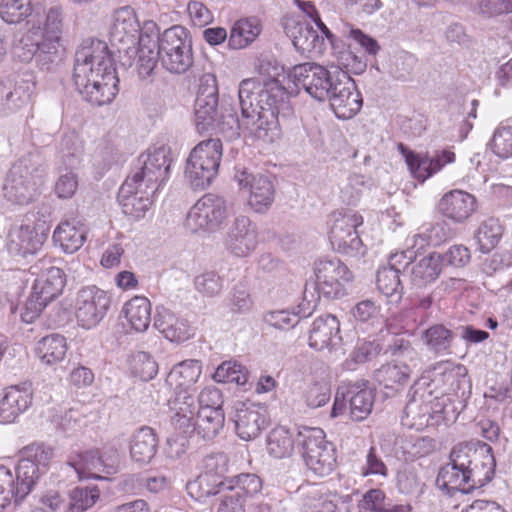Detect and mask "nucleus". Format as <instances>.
<instances>
[{"instance_id": "nucleus-1", "label": "nucleus", "mask_w": 512, "mask_h": 512, "mask_svg": "<svg viewBox=\"0 0 512 512\" xmlns=\"http://www.w3.org/2000/svg\"><path fill=\"white\" fill-rule=\"evenodd\" d=\"M283 67L271 60H261L258 66L259 78H248L240 82L238 97L241 117L234 108L227 114L224 130L229 138L239 136L272 143L280 138L278 117H287L292 108L289 95L281 84L279 76Z\"/></svg>"}, {"instance_id": "nucleus-2", "label": "nucleus", "mask_w": 512, "mask_h": 512, "mask_svg": "<svg viewBox=\"0 0 512 512\" xmlns=\"http://www.w3.org/2000/svg\"><path fill=\"white\" fill-rule=\"evenodd\" d=\"M73 80L87 102L97 106L112 102L119 91V78L106 42L92 40L76 51Z\"/></svg>"}, {"instance_id": "nucleus-3", "label": "nucleus", "mask_w": 512, "mask_h": 512, "mask_svg": "<svg viewBox=\"0 0 512 512\" xmlns=\"http://www.w3.org/2000/svg\"><path fill=\"white\" fill-rule=\"evenodd\" d=\"M492 448L485 443H460L450 453V462L437 476L436 484L448 493H469L490 482L495 472Z\"/></svg>"}, {"instance_id": "nucleus-4", "label": "nucleus", "mask_w": 512, "mask_h": 512, "mask_svg": "<svg viewBox=\"0 0 512 512\" xmlns=\"http://www.w3.org/2000/svg\"><path fill=\"white\" fill-rule=\"evenodd\" d=\"M447 397H434L425 388L410 390L401 423L409 429L421 431L427 427L448 424L456 419Z\"/></svg>"}, {"instance_id": "nucleus-5", "label": "nucleus", "mask_w": 512, "mask_h": 512, "mask_svg": "<svg viewBox=\"0 0 512 512\" xmlns=\"http://www.w3.org/2000/svg\"><path fill=\"white\" fill-rule=\"evenodd\" d=\"M231 210L232 204L224 196L207 193L189 209L184 227L192 234L216 233L226 225Z\"/></svg>"}, {"instance_id": "nucleus-6", "label": "nucleus", "mask_w": 512, "mask_h": 512, "mask_svg": "<svg viewBox=\"0 0 512 512\" xmlns=\"http://www.w3.org/2000/svg\"><path fill=\"white\" fill-rule=\"evenodd\" d=\"M218 89L216 79L212 74H205L201 78V86L197 93L194 106V124L199 133L218 132L228 136L224 130L227 114L231 105L225 103L218 112Z\"/></svg>"}, {"instance_id": "nucleus-7", "label": "nucleus", "mask_w": 512, "mask_h": 512, "mask_svg": "<svg viewBox=\"0 0 512 512\" xmlns=\"http://www.w3.org/2000/svg\"><path fill=\"white\" fill-rule=\"evenodd\" d=\"M42 170L30 158L17 161L10 168L3 185L4 197L16 205H27L39 194Z\"/></svg>"}, {"instance_id": "nucleus-8", "label": "nucleus", "mask_w": 512, "mask_h": 512, "mask_svg": "<svg viewBox=\"0 0 512 512\" xmlns=\"http://www.w3.org/2000/svg\"><path fill=\"white\" fill-rule=\"evenodd\" d=\"M297 443L302 448L306 466L318 476L329 475L335 467L334 445L327 441L321 428L304 427L297 434Z\"/></svg>"}, {"instance_id": "nucleus-9", "label": "nucleus", "mask_w": 512, "mask_h": 512, "mask_svg": "<svg viewBox=\"0 0 512 512\" xmlns=\"http://www.w3.org/2000/svg\"><path fill=\"white\" fill-rule=\"evenodd\" d=\"M222 157V143L219 139L200 142L190 153L185 176L192 187L204 189L215 178Z\"/></svg>"}, {"instance_id": "nucleus-10", "label": "nucleus", "mask_w": 512, "mask_h": 512, "mask_svg": "<svg viewBox=\"0 0 512 512\" xmlns=\"http://www.w3.org/2000/svg\"><path fill=\"white\" fill-rule=\"evenodd\" d=\"M362 223V216L350 209L331 213L329 240L333 249L349 257L363 255L364 247L357 231Z\"/></svg>"}, {"instance_id": "nucleus-11", "label": "nucleus", "mask_w": 512, "mask_h": 512, "mask_svg": "<svg viewBox=\"0 0 512 512\" xmlns=\"http://www.w3.org/2000/svg\"><path fill=\"white\" fill-rule=\"evenodd\" d=\"M53 455V449L50 446L39 443L30 444L20 451L16 469V500H23L31 492Z\"/></svg>"}, {"instance_id": "nucleus-12", "label": "nucleus", "mask_w": 512, "mask_h": 512, "mask_svg": "<svg viewBox=\"0 0 512 512\" xmlns=\"http://www.w3.org/2000/svg\"><path fill=\"white\" fill-rule=\"evenodd\" d=\"M139 36L140 26L134 10L130 7L118 9L114 13L110 28V42L117 49L121 66L125 68L133 66Z\"/></svg>"}, {"instance_id": "nucleus-13", "label": "nucleus", "mask_w": 512, "mask_h": 512, "mask_svg": "<svg viewBox=\"0 0 512 512\" xmlns=\"http://www.w3.org/2000/svg\"><path fill=\"white\" fill-rule=\"evenodd\" d=\"M343 69L329 70L316 63H303L292 68L289 77L297 88H302L309 96L317 101H326L336 78L340 77Z\"/></svg>"}, {"instance_id": "nucleus-14", "label": "nucleus", "mask_w": 512, "mask_h": 512, "mask_svg": "<svg viewBox=\"0 0 512 512\" xmlns=\"http://www.w3.org/2000/svg\"><path fill=\"white\" fill-rule=\"evenodd\" d=\"M160 61L171 73L186 72L193 64L191 41L181 26H173L160 37Z\"/></svg>"}, {"instance_id": "nucleus-15", "label": "nucleus", "mask_w": 512, "mask_h": 512, "mask_svg": "<svg viewBox=\"0 0 512 512\" xmlns=\"http://www.w3.org/2000/svg\"><path fill=\"white\" fill-rule=\"evenodd\" d=\"M172 163L171 149L167 145H155L142 153L137 160V171L129 176L147 188L159 189L169 178Z\"/></svg>"}, {"instance_id": "nucleus-16", "label": "nucleus", "mask_w": 512, "mask_h": 512, "mask_svg": "<svg viewBox=\"0 0 512 512\" xmlns=\"http://www.w3.org/2000/svg\"><path fill=\"white\" fill-rule=\"evenodd\" d=\"M315 297L338 299L346 295V284L352 281V273L339 259H320L315 263Z\"/></svg>"}, {"instance_id": "nucleus-17", "label": "nucleus", "mask_w": 512, "mask_h": 512, "mask_svg": "<svg viewBox=\"0 0 512 512\" xmlns=\"http://www.w3.org/2000/svg\"><path fill=\"white\" fill-rule=\"evenodd\" d=\"M234 180L239 190L246 195L247 205L254 212L264 213L272 206L276 189L270 176L238 169Z\"/></svg>"}, {"instance_id": "nucleus-18", "label": "nucleus", "mask_w": 512, "mask_h": 512, "mask_svg": "<svg viewBox=\"0 0 512 512\" xmlns=\"http://www.w3.org/2000/svg\"><path fill=\"white\" fill-rule=\"evenodd\" d=\"M68 465L72 467L78 478L108 479L109 475L116 473L118 468V452L114 448L103 452L91 450L71 456Z\"/></svg>"}, {"instance_id": "nucleus-19", "label": "nucleus", "mask_w": 512, "mask_h": 512, "mask_svg": "<svg viewBox=\"0 0 512 512\" xmlns=\"http://www.w3.org/2000/svg\"><path fill=\"white\" fill-rule=\"evenodd\" d=\"M111 305L110 295L96 287H83L76 298V318L79 325L85 329L97 326L106 316Z\"/></svg>"}, {"instance_id": "nucleus-20", "label": "nucleus", "mask_w": 512, "mask_h": 512, "mask_svg": "<svg viewBox=\"0 0 512 512\" xmlns=\"http://www.w3.org/2000/svg\"><path fill=\"white\" fill-rule=\"evenodd\" d=\"M259 233L255 222L246 215L236 216L223 239L226 252L237 258L250 256L258 246Z\"/></svg>"}, {"instance_id": "nucleus-21", "label": "nucleus", "mask_w": 512, "mask_h": 512, "mask_svg": "<svg viewBox=\"0 0 512 512\" xmlns=\"http://www.w3.org/2000/svg\"><path fill=\"white\" fill-rule=\"evenodd\" d=\"M336 83L327 97L330 107L339 119L354 117L362 107V97L356 88L354 80L347 72L340 73Z\"/></svg>"}, {"instance_id": "nucleus-22", "label": "nucleus", "mask_w": 512, "mask_h": 512, "mask_svg": "<svg viewBox=\"0 0 512 512\" xmlns=\"http://www.w3.org/2000/svg\"><path fill=\"white\" fill-rule=\"evenodd\" d=\"M400 149L412 176L421 182L441 171L445 165L455 162L456 159L451 149L436 150L431 154L423 155L407 150L402 144Z\"/></svg>"}, {"instance_id": "nucleus-23", "label": "nucleus", "mask_w": 512, "mask_h": 512, "mask_svg": "<svg viewBox=\"0 0 512 512\" xmlns=\"http://www.w3.org/2000/svg\"><path fill=\"white\" fill-rule=\"evenodd\" d=\"M157 190L127 178L118 193L123 213L135 220L144 218L153 205V196Z\"/></svg>"}, {"instance_id": "nucleus-24", "label": "nucleus", "mask_w": 512, "mask_h": 512, "mask_svg": "<svg viewBox=\"0 0 512 512\" xmlns=\"http://www.w3.org/2000/svg\"><path fill=\"white\" fill-rule=\"evenodd\" d=\"M234 422L237 435L246 441L252 440L260 435L267 425L266 409L253 402L235 403Z\"/></svg>"}, {"instance_id": "nucleus-25", "label": "nucleus", "mask_w": 512, "mask_h": 512, "mask_svg": "<svg viewBox=\"0 0 512 512\" xmlns=\"http://www.w3.org/2000/svg\"><path fill=\"white\" fill-rule=\"evenodd\" d=\"M284 29L295 49L302 55L315 57L324 52V37L309 23L290 18L285 21Z\"/></svg>"}, {"instance_id": "nucleus-26", "label": "nucleus", "mask_w": 512, "mask_h": 512, "mask_svg": "<svg viewBox=\"0 0 512 512\" xmlns=\"http://www.w3.org/2000/svg\"><path fill=\"white\" fill-rule=\"evenodd\" d=\"M47 234L39 232L34 225L20 224L10 228L6 246L14 256L35 255L43 246Z\"/></svg>"}, {"instance_id": "nucleus-27", "label": "nucleus", "mask_w": 512, "mask_h": 512, "mask_svg": "<svg viewBox=\"0 0 512 512\" xmlns=\"http://www.w3.org/2000/svg\"><path fill=\"white\" fill-rule=\"evenodd\" d=\"M318 305V297L308 287L304 290L303 300L297 308L290 310H277L265 314L264 321L269 326L280 330H289L295 327L301 318L309 317Z\"/></svg>"}, {"instance_id": "nucleus-28", "label": "nucleus", "mask_w": 512, "mask_h": 512, "mask_svg": "<svg viewBox=\"0 0 512 512\" xmlns=\"http://www.w3.org/2000/svg\"><path fill=\"white\" fill-rule=\"evenodd\" d=\"M340 322L336 316L326 314L317 317L309 332V346L315 350L331 351L341 343Z\"/></svg>"}, {"instance_id": "nucleus-29", "label": "nucleus", "mask_w": 512, "mask_h": 512, "mask_svg": "<svg viewBox=\"0 0 512 512\" xmlns=\"http://www.w3.org/2000/svg\"><path fill=\"white\" fill-rule=\"evenodd\" d=\"M439 212L455 223L466 221L477 209L476 198L463 190H451L438 204Z\"/></svg>"}, {"instance_id": "nucleus-30", "label": "nucleus", "mask_w": 512, "mask_h": 512, "mask_svg": "<svg viewBox=\"0 0 512 512\" xmlns=\"http://www.w3.org/2000/svg\"><path fill=\"white\" fill-rule=\"evenodd\" d=\"M154 326L171 342L182 343L194 336L188 320L165 307L157 308Z\"/></svg>"}, {"instance_id": "nucleus-31", "label": "nucleus", "mask_w": 512, "mask_h": 512, "mask_svg": "<svg viewBox=\"0 0 512 512\" xmlns=\"http://www.w3.org/2000/svg\"><path fill=\"white\" fill-rule=\"evenodd\" d=\"M32 403V392L29 386L14 385L3 390L0 399V423L14 422Z\"/></svg>"}, {"instance_id": "nucleus-32", "label": "nucleus", "mask_w": 512, "mask_h": 512, "mask_svg": "<svg viewBox=\"0 0 512 512\" xmlns=\"http://www.w3.org/2000/svg\"><path fill=\"white\" fill-rule=\"evenodd\" d=\"M87 239V228L80 220L72 218L61 221L53 232V241L65 253H75Z\"/></svg>"}, {"instance_id": "nucleus-33", "label": "nucleus", "mask_w": 512, "mask_h": 512, "mask_svg": "<svg viewBox=\"0 0 512 512\" xmlns=\"http://www.w3.org/2000/svg\"><path fill=\"white\" fill-rule=\"evenodd\" d=\"M136 54L134 55L133 65L141 78L150 76L160 59V37L157 34L149 35L141 33L136 42Z\"/></svg>"}, {"instance_id": "nucleus-34", "label": "nucleus", "mask_w": 512, "mask_h": 512, "mask_svg": "<svg viewBox=\"0 0 512 512\" xmlns=\"http://www.w3.org/2000/svg\"><path fill=\"white\" fill-rule=\"evenodd\" d=\"M29 23L31 27L14 48V54L23 62L32 60L38 51L43 53L53 52L52 48L40 36L42 19L35 14Z\"/></svg>"}, {"instance_id": "nucleus-35", "label": "nucleus", "mask_w": 512, "mask_h": 512, "mask_svg": "<svg viewBox=\"0 0 512 512\" xmlns=\"http://www.w3.org/2000/svg\"><path fill=\"white\" fill-rule=\"evenodd\" d=\"M193 393L194 391L174 390V398L169 402L173 413L172 422L184 433L191 429L197 413Z\"/></svg>"}, {"instance_id": "nucleus-36", "label": "nucleus", "mask_w": 512, "mask_h": 512, "mask_svg": "<svg viewBox=\"0 0 512 512\" xmlns=\"http://www.w3.org/2000/svg\"><path fill=\"white\" fill-rule=\"evenodd\" d=\"M65 277L63 271L51 266L36 278L32 286V292L47 304L56 299L63 291Z\"/></svg>"}, {"instance_id": "nucleus-37", "label": "nucleus", "mask_w": 512, "mask_h": 512, "mask_svg": "<svg viewBox=\"0 0 512 512\" xmlns=\"http://www.w3.org/2000/svg\"><path fill=\"white\" fill-rule=\"evenodd\" d=\"M443 257L438 253H431L417 261L410 271V282L415 288H425L435 282L441 274Z\"/></svg>"}, {"instance_id": "nucleus-38", "label": "nucleus", "mask_w": 512, "mask_h": 512, "mask_svg": "<svg viewBox=\"0 0 512 512\" xmlns=\"http://www.w3.org/2000/svg\"><path fill=\"white\" fill-rule=\"evenodd\" d=\"M201 375L202 362L196 359H187L173 366L167 382L174 386V390L195 391L194 385Z\"/></svg>"}, {"instance_id": "nucleus-39", "label": "nucleus", "mask_w": 512, "mask_h": 512, "mask_svg": "<svg viewBox=\"0 0 512 512\" xmlns=\"http://www.w3.org/2000/svg\"><path fill=\"white\" fill-rule=\"evenodd\" d=\"M151 303L144 296H134L124 303L121 313L127 326L135 332H144L151 322Z\"/></svg>"}, {"instance_id": "nucleus-40", "label": "nucleus", "mask_w": 512, "mask_h": 512, "mask_svg": "<svg viewBox=\"0 0 512 512\" xmlns=\"http://www.w3.org/2000/svg\"><path fill=\"white\" fill-rule=\"evenodd\" d=\"M232 480H222L212 474L201 472L196 479L186 485L188 494L197 501L215 496L225 489H232Z\"/></svg>"}, {"instance_id": "nucleus-41", "label": "nucleus", "mask_w": 512, "mask_h": 512, "mask_svg": "<svg viewBox=\"0 0 512 512\" xmlns=\"http://www.w3.org/2000/svg\"><path fill=\"white\" fill-rule=\"evenodd\" d=\"M262 24L259 18L252 16L236 21L230 31L229 46L243 49L250 45L261 33Z\"/></svg>"}, {"instance_id": "nucleus-42", "label": "nucleus", "mask_w": 512, "mask_h": 512, "mask_svg": "<svg viewBox=\"0 0 512 512\" xmlns=\"http://www.w3.org/2000/svg\"><path fill=\"white\" fill-rule=\"evenodd\" d=\"M67 350L66 338L57 333L41 338L35 347L37 357L46 365L61 362L65 358Z\"/></svg>"}, {"instance_id": "nucleus-43", "label": "nucleus", "mask_w": 512, "mask_h": 512, "mask_svg": "<svg viewBox=\"0 0 512 512\" xmlns=\"http://www.w3.org/2000/svg\"><path fill=\"white\" fill-rule=\"evenodd\" d=\"M157 438L152 428L141 427L130 443L131 458L138 463H149L156 454Z\"/></svg>"}, {"instance_id": "nucleus-44", "label": "nucleus", "mask_w": 512, "mask_h": 512, "mask_svg": "<svg viewBox=\"0 0 512 512\" xmlns=\"http://www.w3.org/2000/svg\"><path fill=\"white\" fill-rule=\"evenodd\" d=\"M350 415L353 420L362 421L368 417L374 404V394L366 383H355L348 389Z\"/></svg>"}, {"instance_id": "nucleus-45", "label": "nucleus", "mask_w": 512, "mask_h": 512, "mask_svg": "<svg viewBox=\"0 0 512 512\" xmlns=\"http://www.w3.org/2000/svg\"><path fill=\"white\" fill-rule=\"evenodd\" d=\"M308 496L309 498H313L315 503L305 501V505L309 508L317 509V512H351L352 498L350 495H322L317 487H312L309 490Z\"/></svg>"}, {"instance_id": "nucleus-46", "label": "nucleus", "mask_w": 512, "mask_h": 512, "mask_svg": "<svg viewBox=\"0 0 512 512\" xmlns=\"http://www.w3.org/2000/svg\"><path fill=\"white\" fill-rule=\"evenodd\" d=\"M225 415L223 410H211L208 408L197 410L192 429L203 439L214 438L223 428Z\"/></svg>"}, {"instance_id": "nucleus-47", "label": "nucleus", "mask_w": 512, "mask_h": 512, "mask_svg": "<svg viewBox=\"0 0 512 512\" xmlns=\"http://www.w3.org/2000/svg\"><path fill=\"white\" fill-rule=\"evenodd\" d=\"M35 14L42 19L40 32L41 38L49 47L52 48L53 51H56V44L59 42L60 35L62 33V9L55 6L51 7L45 15H42L39 11Z\"/></svg>"}, {"instance_id": "nucleus-48", "label": "nucleus", "mask_w": 512, "mask_h": 512, "mask_svg": "<svg viewBox=\"0 0 512 512\" xmlns=\"http://www.w3.org/2000/svg\"><path fill=\"white\" fill-rule=\"evenodd\" d=\"M294 438L290 431L279 426L272 429L267 437V452L277 459L288 457L294 450Z\"/></svg>"}, {"instance_id": "nucleus-49", "label": "nucleus", "mask_w": 512, "mask_h": 512, "mask_svg": "<svg viewBox=\"0 0 512 512\" xmlns=\"http://www.w3.org/2000/svg\"><path fill=\"white\" fill-rule=\"evenodd\" d=\"M502 226L499 221L490 218L481 223L476 233V240L482 253H489L496 247L502 237Z\"/></svg>"}, {"instance_id": "nucleus-50", "label": "nucleus", "mask_w": 512, "mask_h": 512, "mask_svg": "<svg viewBox=\"0 0 512 512\" xmlns=\"http://www.w3.org/2000/svg\"><path fill=\"white\" fill-rule=\"evenodd\" d=\"M99 498L100 490L96 486L76 487L70 492L68 512H84L93 507Z\"/></svg>"}, {"instance_id": "nucleus-51", "label": "nucleus", "mask_w": 512, "mask_h": 512, "mask_svg": "<svg viewBox=\"0 0 512 512\" xmlns=\"http://www.w3.org/2000/svg\"><path fill=\"white\" fill-rule=\"evenodd\" d=\"M446 239V232L441 224H425L411 238V247L417 250L426 246H438Z\"/></svg>"}, {"instance_id": "nucleus-52", "label": "nucleus", "mask_w": 512, "mask_h": 512, "mask_svg": "<svg viewBox=\"0 0 512 512\" xmlns=\"http://www.w3.org/2000/svg\"><path fill=\"white\" fill-rule=\"evenodd\" d=\"M212 378L218 383H235L238 386H244L248 381V371L235 361H225L217 367Z\"/></svg>"}, {"instance_id": "nucleus-53", "label": "nucleus", "mask_w": 512, "mask_h": 512, "mask_svg": "<svg viewBox=\"0 0 512 512\" xmlns=\"http://www.w3.org/2000/svg\"><path fill=\"white\" fill-rule=\"evenodd\" d=\"M421 339L428 349L441 353L450 348L453 334L445 326L438 324L426 329Z\"/></svg>"}, {"instance_id": "nucleus-54", "label": "nucleus", "mask_w": 512, "mask_h": 512, "mask_svg": "<svg viewBox=\"0 0 512 512\" xmlns=\"http://www.w3.org/2000/svg\"><path fill=\"white\" fill-rule=\"evenodd\" d=\"M410 373L411 370L408 365L393 362L379 368L376 371V378L386 388H392L395 384H404Z\"/></svg>"}, {"instance_id": "nucleus-55", "label": "nucleus", "mask_w": 512, "mask_h": 512, "mask_svg": "<svg viewBox=\"0 0 512 512\" xmlns=\"http://www.w3.org/2000/svg\"><path fill=\"white\" fill-rule=\"evenodd\" d=\"M129 368L131 373L142 381L152 380L158 372V365L155 360L143 351L131 355Z\"/></svg>"}, {"instance_id": "nucleus-56", "label": "nucleus", "mask_w": 512, "mask_h": 512, "mask_svg": "<svg viewBox=\"0 0 512 512\" xmlns=\"http://www.w3.org/2000/svg\"><path fill=\"white\" fill-rule=\"evenodd\" d=\"M380 345L372 341L358 342L349 357L344 362V367L348 370H355L359 364L371 361L380 353Z\"/></svg>"}, {"instance_id": "nucleus-57", "label": "nucleus", "mask_w": 512, "mask_h": 512, "mask_svg": "<svg viewBox=\"0 0 512 512\" xmlns=\"http://www.w3.org/2000/svg\"><path fill=\"white\" fill-rule=\"evenodd\" d=\"M376 284L378 290L383 295L387 297L398 295V298H400L402 286L399 273L396 270L388 266L379 268L376 276Z\"/></svg>"}, {"instance_id": "nucleus-58", "label": "nucleus", "mask_w": 512, "mask_h": 512, "mask_svg": "<svg viewBox=\"0 0 512 512\" xmlns=\"http://www.w3.org/2000/svg\"><path fill=\"white\" fill-rule=\"evenodd\" d=\"M16 498L15 477L10 469L0 466V512L21 501Z\"/></svg>"}, {"instance_id": "nucleus-59", "label": "nucleus", "mask_w": 512, "mask_h": 512, "mask_svg": "<svg viewBox=\"0 0 512 512\" xmlns=\"http://www.w3.org/2000/svg\"><path fill=\"white\" fill-rule=\"evenodd\" d=\"M30 85L22 83L17 84L13 90L6 93L3 99V109L5 114L15 113L26 107L30 102Z\"/></svg>"}, {"instance_id": "nucleus-60", "label": "nucleus", "mask_w": 512, "mask_h": 512, "mask_svg": "<svg viewBox=\"0 0 512 512\" xmlns=\"http://www.w3.org/2000/svg\"><path fill=\"white\" fill-rule=\"evenodd\" d=\"M37 10H32L29 0H11L1 12V17L6 23H18L24 18L29 17L27 24L32 20Z\"/></svg>"}, {"instance_id": "nucleus-61", "label": "nucleus", "mask_w": 512, "mask_h": 512, "mask_svg": "<svg viewBox=\"0 0 512 512\" xmlns=\"http://www.w3.org/2000/svg\"><path fill=\"white\" fill-rule=\"evenodd\" d=\"M493 153L502 159L512 157V126H499L490 142Z\"/></svg>"}, {"instance_id": "nucleus-62", "label": "nucleus", "mask_w": 512, "mask_h": 512, "mask_svg": "<svg viewBox=\"0 0 512 512\" xmlns=\"http://www.w3.org/2000/svg\"><path fill=\"white\" fill-rule=\"evenodd\" d=\"M331 398V388L327 381H315L310 384L305 393L304 400L308 407L316 409L326 405Z\"/></svg>"}, {"instance_id": "nucleus-63", "label": "nucleus", "mask_w": 512, "mask_h": 512, "mask_svg": "<svg viewBox=\"0 0 512 512\" xmlns=\"http://www.w3.org/2000/svg\"><path fill=\"white\" fill-rule=\"evenodd\" d=\"M30 512H68L67 502L58 491H47L38 497Z\"/></svg>"}, {"instance_id": "nucleus-64", "label": "nucleus", "mask_w": 512, "mask_h": 512, "mask_svg": "<svg viewBox=\"0 0 512 512\" xmlns=\"http://www.w3.org/2000/svg\"><path fill=\"white\" fill-rule=\"evenodd\" d=\"M195 289L206 297H214L223 287L222 278L214 271H206L194 280Z\"/></svg>"}]
</instances>
